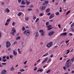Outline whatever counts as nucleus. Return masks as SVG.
Here are the masks:
<instances>
[{"mask_svg":"<svg viewBox=\"0 0 74 74\" xmlns=\"http://www.w3.org/2000/svg\"><path fill=\"white\" fill-rule=\"evenodd\" d=\"M30 31L29 30H25L24 31V34H25L26 36H28L30 34Z\"/></svg>","mask_w":74,"mask_h":74,"instance_id":"obj_1","label":"nucleus"},{"mask_svg":"<svg viewBox=\"0 0 74 74\" xmlns=\"http://www.w3.org/2000/svg\"><path fill=\"white\" fill-rule=\"evenodd\" d=\"M71 65V63L70 62H69L68 63H66L65 65L66 67V69H69V68H70V67Z\"/></svg>","mask_w":74,"mask_h":74,"instance_id":"obj_2","label":"nucleus"},{"mask_svg":"<svg viewBox=\"0 0 74 74\" xmlns=\"http://www.w3.org/2000/svg\"><path fill=\"white\" fill-rule=\"evenodd\" d=\"M11 46V43L9 41H7L6 42V48H9Z\"/></svg>","mask_w":74,"mask_h":74,"instance_id":"obj_3","label":"nucleus"},{"mask_svg":"<svg viewBox=\"0 0 74 74\" xmlns=\"http://www.w3.org/2000/svg\"><path fill=\"white\" fill-rule=\"evenodd\" d=\"M16 33V30L15 29V28L13 27L12 30V33L11 34H12V35H14L15 34V33Z\"/></svg>","mask_w":74,"mask_h":74,"instance_id":"obj_4","label":"nucleus"},{"mask_svg":"<svg viewBox=\"0 0 74 74\" xmlns=\"http://www.w3.org/2000/svg\"><path fill=\"white\" fill-rule=\"evenodd\" d=\"M49 3V1H44V3H43L42 5H45V7H47V4L48 3Z\"/></svg>","mask_w":74,"mask_h":74,"instance_id":"obj_5","label":"nucleus"},{"mask_svg":"<svg viewBox=\"0 0 74 74\" xmlns=\"http://www.w3.org/2000/svg\"><path fill=\"white\" fill-rule=\"evenodd\" d=\"M52 45V42H51L49 44L46 45V46L47 48H49L50 47H51Z\"/></svg>","mask_w":74,"mask_h":74,"instance_id":"obj_6","label":"nucleus"},{"mask_svg":"<svg viewBox=\"0 0 74 74\" xmlns=\"http://www.w3.org/2000/svg\"><path fill=\"white\" fill-rule=\"evenodd\" d=\"M45 6H42L40 8V10L41 11H44V10H45Z\"/></svg>","mask_w":74,"mask_h":74,"instance_id":"obj_7","label":"nucleus"},{"mask_svg":"<svg viewBox=\"0 0 74 74\" xmlns=\"http://www.w3.org/2000/svg\"><path fill=\"white\" fill-rule=\"evenodd\" d=\"M51 25H49L47 26V27L48 28L47 30H51L52 29V28L51 27Z\"/></svg>","mask_w":74,"mask_h":74,"instance_id":"obj_8","label":"nucleus"},{"mask_svg":"<svg viewBox=\"0 0 74 74\" xmlns=\"http://www.w3.org/2000/svg\"><path fill=\"white\" fill-rule=\"evenodd\" d=\"M66 34H67V32H65L60 34V36H66Z\"/></svg>","mask_w":74,"mask_h":74,"instance_id":"obj_9","label":"nucleus"},{"mask_svg":"<svg viewBox=\"0 0 74 74\" xmlns=\"http://www.w3.org/2000/svg\"><path fill=\"white\" fill-rule=\"evenodd\" d=\"M54 16H55V14H51L49 18V19H52V18H54Z\"/></svg>","mask_w":74,"mask_h":74,"instance_id":"obj_10","label":"nucleus"},{"mask_svg":"<svg viewBox=\"0 0 74 74\" xmlns=\"http://www.w3.org/2000/svg\"><path fill=\"white\" fill-rule=\"evenodd\" d=\"M54 33H55V32L54 31L51 32L49 33L48 35L49 36H52V34H53Z\"/></svg>","mask_w":74,"mask_h":74,"instance_id":"obj_11","label":"nucleus"},{"mask_svg":"<svg viewBox=\"0 0 74 74\" xmlns=\"http://www.w3.org/2000/svg\"><path fill=\"white\" fill-rule=\"evenodd\" d=\"M48 58H46L45 60H44L43 62H42V64H43V63H45V62H47V60H48Z\"/></svg>","mask_w":74,"mask_h":74,"instance_id":"obj_12","label":"nucleus"},{"mask_svg":"<svg viewBox=\"0 0 74 74\" xmlns=\"http://www.w3.org/2000/svg\"><path fill=\"white\" fill-rule=\"evenodd\" d=\"M2 74H7V71L5 70H3L1 72Z\"/></svg>","mask_w":74,"mask_h":74,"instance_id":"obj_13","label":"nucleus"},{"mask_svg":"<svg viewBox=\"0 0 74 74\" xmlns=\"http://www.w3.org/2000/svg\"><path fill=\"white\" fill-rule=\"evenodd\" d=\"M4 11L5 12H7V13H9V12L10 11V10H9L8 8H7L5 9Z\"/></svg>","mask_w":74,"mask_h":74,"instance_id":"obj_14","label":"nucleus"},{"mask_svg":"<svg viewBox=\"0 0 74 74\" xmlns=\"http://www.w3.org/2000/svg\"><path fill=\"white\" fill-rule=\"evenodd\" d=\"M43 71L44 70L42 69L39 68L37 71V72H39V71H40V73H42Z\"/></svg>","mask_w":74,"mask_h":74,"instance_id":"obj_15","label":"nucleus"},{"mask_svg":"<svg viewBox=\"0 0 74 74\" xmlns=\"http://www.w3.org/2000/svg\"><path fill=\"white\" fill-rule=\"evenodd\" d=\"M13 54L15 56H16V55H17V53H16V52L15 50H13Z\"/></svg>","mask_w":74,"mask_h":74,"instance_id":"obj_16","label":"nucleus"},{"mask_svg":"<svg viewBox=\"0 0 74 74\" xmlns=\"http://www.w3.org/2000/svg\"><path fill=\"white\" fill-rule=\"evenodd\" d=\"M25 1H21V5H25L26 4V3H25Z\"/></svg>","mask_w":74,"mask_h":74,"instance_id":"obj_17","label":"nucleus"},{"mask_svg":"<svg viewBox=\"0 0 74 74\" xmlns=\"http://www.w3.org/2000/svg\"><path fill=\"white\" fill-rule=\"evenodd\" d=\"M25 3H27V5H29V4L30 3L27 0H25Z\"/></svg>","mask_w":74,"mask_h":74,"instance_id":"obj_18","label":"nucleus"},{"mask_svg":"<svg viewBox=\"0 0 74 74\" xmlns=\"http://www.w3.org/2000/svg\"><path fill=\"white\" fill-rule=\"evenodd\" d=\"M45 31H44L43 32H42L40 34V35L41 36H44V33H45Z\"/></svg>","mask_w":74,"mask_h":74,"instance_id":"obj_19","label":"nucleus"},{"mask_svg":"<svg viewBox=\"0 0 74 74\" xmlns=\"http://www.w3.org/2000/svg\"><path fill=\"white\" fill-rule=\"evenodd\" d=\"M50 11V8L47 9L46 10V12H47V13L49 12Z\"/></svg>","mask_w":74,"mask_h":74,"instance_id":"obj_20","label":"nucleus"},{"mask_svg":"<svg viewBox=\"0 0 74 74\" xmlns=\"http://www.w3.org/2000/svg\"><path fill=\"white\" fill-rule=\"evenodd\" d=\"M47 55H48V53H47L45 54L42 57H44V56H47Z\"/></svg>","mask_w":74,"mask_h":74,"instance_id":"obj_21","label":"nucleus"},{"mask_svg":"<svg viewBox=\"0 0 74 74\" xmlns=\"http://www.w3.org/2000/svg\"><path fill=\"white\" fill-rule=\"evenodd\" d=\"M51 60H51V58L49 59V60H48V61L47 62V63H48L50 61H51Z\"/></svg>","mask_w":74,"mask_h":74,"instance_id":"obj_22","label":"nucleus"},{"mask_svg":"<svg viewBox=\"0 0 74 74\" xmlns=\"http://www.w3.org/2000/svg\"><path fill=\"white\" fill-rule=\"evenodd\" d=\"M14 67L12 66V68H10V71H12V70H14Z\"/></svg>","mask_w":74,"mask_h":74,"instance_id":"obj_23","label":"nucleus"},{"mask_svg":"<svg viewBox=\"0 0 74 74\" xmlns=\"http://www.w3.org/2000/svg\"><path fill=\"white\" fill-rule=\"evenodd\" d=\"M16 40H20L21 39V37L19 36H18L16 38Z\"/></svg>","mask_w":74,"mask_h":74,"instance_id":"obj_24","label":"nucleus"},{"mask_svg":"<svg viewBox=\"0 0 74 74\" xmlns=\"http://www.w3.org/2000/svg\"><path fill=\"white\" fill-rule=\"evenodd\" d=\"M39 32L40 33H42L44 32V30H39Z\"/></svg>","mask_w":74,"mask_h":74,"instance_id":"obj_25","label":"nucleus"},{"mask_svg":"<svg viewBox=\"0 0 74 74\" xmlns=\"http://www.w3.org/2000/svg\"><path fill=\"white\" fill-rule=\"evenodd\" d=\"M50 71H51V69H49V70H48L46 72V73L47 74H48V73H49V72H50Z\"/></svg>","mask_w":74,"mask_h":74,"instance_id":"obj_26","label":"nucleus"},{"mask_svg":"<svg viewBox=\"0 0 74 74\" xmlns=\"http://www.w3.org/2000/svg\"><path fill=\"white\" fill-rule=\"evenodd\" d=\"M22 14V12H19L18 14V16H20Z\"/></svg>","mask_w":74,"mask_h":74,"instance_id":"obj_27","label":"nucleus"},{"mask_svg":"<svg viewBox=\"0 0 74 74\" xmlns=\"http://www.w3.org/2000/svg\"><path fill=\"white\" fill-rule=\"evenodd\" d=\"M49 25V22H47L46 23V26H48Z\"/></svg>","mask_w":74,"mask_h":74,"instance_id":"obj_28","label":"nucleus"},{"mask_svg":"<svg viewBox=\"0 0 74 74\" xmlns=\"http://www.w3.org/2000/svg\"><path fill=\"white\" fill-rule=\"evenodd\" d=\"M38 36V34H36L35 35V40H36V39H37V37Z\"/></svg>","mask_w":74,"mask_h":74,"instance_id":"obj_29","label":"nucleus"},{"mask_svg":"<svg viewBox=\"0 0 74 74\" xmlns=\"http://www.w3.org/2000/svg\"><path fill=\"white\" fill-rule=\"evenodd\" d=\"M67 53H66V54H68L69 52H70V50H68L67 51H66Z\"/></svg>","mask_w":74,"mask_h":74,"instance_id":"obj_30","label":"nucleus"},{"mask_svg":"<svg viewBox=\"0 0 74 74\" xmlns=\"http://www.w3.org/2000/svg\"><path fill=\"white\" fill-rule=\"evenodd\" d=\"M8 24H9L7 22H6L5 24V26H7L8 25Z\"/></svg>","mask_w":74,"mask_h":74,"instance_id":"obj_31","label":"nucleus"},{"mask_svg":"<svg viewBox=\"0 0 74 74\" xmlns=\"http://www.w3.org/2000/svg\"><path fill=\"white\" fill-rule=\"evenodd\" d=\"M33 19H36V16H35V15L33 16Z\"/></svg>","mask_w":74,"mask_h":74,"instance_id":"obj_32","label":"nucleus"},{"mask_svg":"<svg viewBox=\"0 0 74 74\" xmlns=\"http://www.w3.org/2000/svg\"><path fill=\"white\" fill-rule=\"evenodd\" d=\"M20 7L21 8H25V5H21L20 6Z\"/></svg>","mask_w":74,"mask_h":74,"instance_id":"obj_33","label":"nucleus"},{"mask_svg":"<svg viewBox=\"0 0 74 74\" xmlns=\"http://www.w3.org/2000/svg\"><path fill=\"white\" fill-rule=\"evenodd\" d=\"M21 72H23V71H25V70L23 69H22L20 70Z\"/></svg>","mask_w":74,"mask_h":74,"instance_id":"obj_34","label":"nucleus"},{"mask_svg":"<svg viewBox=\"0 0 74 74\" xmlns=\"http://www.w3.org/2000/svg\"><path fill=\"white\" fill-rule=\"evenodd\" d=\"M22 30L23 31H24V30H25V27H23L22 28Z\"/></svg>","mask_w":74,"mask_h":74,"instance_id":"obj_35","label":"nucleus"},{"mask_svg":"<svg viewBox=\"0 0 74 74\" xmlns=\"http://www.w3.org/2000/svg\"><path fill=\"white\" fill-rule=\"evenodd\" d=\"M39 21V18H37L35 21L36 22H38V21Z\"/></svg>","mask_w":74,"mask_h":74,"instance_id":"obj_36","label":"nucleus"},{"mask_svg":"<svg viewBox=\"0 0 74 74\" xmlns=\"http://www.w3.org/2000/svg\"><path fill=\"white\" fill-rule=\"evenodd\" d=\"M70 10L68 12H67V13L66 14V15H68V14H69V13H70Z\"/></svg>","mask_w":74,"mask_h":74,"instance_id":"obj_37","label":"nucleus"},{"mask_svg":"<svg viewBox=\"0 0 74 74\" xmlns=\"http://www.w3.org/2000/svg\"><path fill=\"white\" fill-rule=\"evenodd\" d=\"M69 36H73V34L71 33H69Z\"/></svg>","mask_w":74,"mask_h":74,"instance_id":"obj_38","label":"nucleus"},{"mask_svg":"<svg viewBox=\"0 0 74 74\" xmlns=\"http://www.w3.org/2000/svg\"><path fill=\"white\" fill-rule=\"evenodd\" d=\"M58 27H59V29L61 28V25L60 24H59L58 25Z\"/></svg>","mask_w":74,"mask_h":74,"instance_id":"obj_39","label":"nucleus"},{"mask_svg":"<svg viewBox=\"0 0 74 74\" xmlns=\"http://www.w3.org/2000/svg\"><path fill=\"white\" fill-rule=\"evenodd\" d=\"M56 15H59V12H56Z\"/></svg>","mask_w":74,"mask_h":74,"instance_id":"obj_40","label":"nucleus"},{"mask_svg":"<svg viewBox=\"0 0 74 74\" xmlns=\"http://www.w3.org/2000/svg\"><path fill=\"white\" fill-rule=\"evenodd\" d=\"M25 19L26 21H27V20H29V18H25Z\"/></svg>","mask_w":74,"mask_h":74,"instance_id":"obj_41","label":"nucleus"},{"mask_svg":"<svg viewBox=\"0 0 74 74\" xmlns=\"http://www.w3.org/2000/svg\"><path fill=\"white\" fill-rule=\"evenodd\" d=\"M6 61H7V59H6L2 60V62H5Z\"/></svg>","mask_w":74,"mask_h":74,"instance_id":"obj_42","label":"nucleus"},{"mask_svg":"<svg viewBox=\"0 0 74 74\" xmlns=\"http://www.w3.org/2000/svg\"><path fill=\"white\" fill-rule=\"evenodd\" d=\"M27 61H25L24 63V64H26V63H27Z\"/></svg>","mask_w":74,"mask_h":74,"instance_id":"obj_43","label":"nucleus"},{"mask_svg":"<svg viewBox=\"0 0 74 74\" xmlns=\"http://www.w3.org/2000/svg\"><path fill=\"white\" fill-rule=\"evenodd\" d=\"M43 15H44V14H42V13H41L40 15V16H43Z\"/></svg>","mask_w":74,"mask_h":74,"instance_id":"obj_44","label":"nucleus"},{"mask_svg":"<svg viewBox=\"0 0 74 74\" xmlns=\"http://www.w3.org/2000/svg\"><path fill=\"white\" fill-rule=\"evenodd\" d=\"M63 69L64 70H66V67L64 66L63 67Z\"/></svg>","mask_w":74,"mask_h":74,"instance_id":"obj_45","label":"nucleus"},{"mask_svg":"<svg viewBox=\"0 0 74 74\" xmlns=\"http://www.w3.org/2000/svg\"><path fill=\"white\" fill-rule=\"evenodd\" d=\"M69 41H70V40H67V41H65V42L66 43V44H67V43H68V42H69Z\"/></svg>","mask_w":74,"mask_h":74,"instance_id":"obj_46","label":"nucleus"},{"mask_svg":"<svg viewBox=\"0 0 74 74\" xmlns=\"http://www.w3.org/2000/svg\"><path fill=\"white\" fill-rule=\"evenodd\" d=\"M10 59H12V58H13V56H12V55H10Z\"/></svg>","mask_w":74,"mask_h":74,"instance_id":"obj_47","label":"nucleus"},{"mask_svg":"<svg viewBox=\"0 0 74 74\" xmlns=\"http://www.w3.org/2000/svg\"><path fill=\"white\" fill-rule=\"evenodd\" d=\"M74 57L71 60V62H72L73 61H74Z\"/></svg>","mask_w":74,"mask_h":74,"instance_id":"obj_48","label":"nucleus"},{"mask_svg":"<svg viewBox=\"0 0 74 74\" xmlns=\"http://www.w3.org/2000/svg\"><path fill=\"white\" fill-rule=\"evenodd\" d=\"M28 11H32V9L31 8H29L28 9Z\"/></svg>","mask_w":74,"mask_h":74,"instance_id":"obj_49","label":"nucleus"},{"mask_svg":"<svg viewBox=\"0 0 74 74\" xmlns=\"http://www.w3.org/2000/svg\"><path fill=\"white\" fill-rule=\"evenodd\" d=\"M7 22H9L10 21V19H8V20H7Z\"/></svg>","mask_w":74,"mask_h":74,"instance_id":"obj_50","label":"nucleus"},{"mask_svg":"<svg viewBox=\"0 0 74 74\" xmlns=\"http://www.w3.org/2000/svg\"><path fill=\"white\" fill-rule=\"evenodd\" d=\"M70 59H69L68 60H67V61H66V63H69V62L70 61Z\"/></svg>","mask_w":74,"mask_h":74,"instance_id":"obj_51","label":"nucleus"},{"mask_svg":"<svg viewBox=\"0 0 74 74\" xmlns=\"http://www.w3.org/2000/svg\"><path fill=\"white\" fill-rule=\"evenodd\" d=\"M7 64V63H2V65H5V64Z\"/></svg>","mask_w":74,"mask_h":74,"instance_id":"obj_52","label":"nucleus"},{"mask_svg":"<svg viewBox=\"0 0 74 74\" xmlns=\"http://www.w3.org/2000/svg\"><path fill=\"white\" fill-rule=\"evenodd\" d=\"M15 25V23L14 22H13L12 23V25L13 26H14Z\"/></svg>","mask_w":74,"mask_h":74,"instance_id":"obj_53","label":"nucleus"},{"mask_svg":"<svg viewBox=\"0 0 74 74\" xmlns=\"http://www.w3.org/2000/svg\"><path fill=\"white\" fill-rule=\"evenodd\" d=\"M21 1H22V0H18V2L19 3H20L21 2Z\"/></svg>","mask_w":74,"mask_h":74,"instance_id":"obj_54","label":"nucleus"},{"mask_svg":"<svg viewBox=\"0 0 74 74\" xmlns=\"http://www.w3.org/2000/svg\"><path fill=\"white\" fill-rule=\"evenodd\" d=\"M34 7V6L33 5H31L30 6V8H33Z\"/></svg>","mask_w":74,"mask_h":74,"instance_id":"obj_55","label":"nucleus"},{"mask_svg":"<svg viewBox=\"0 0 74 74\" xmlns=\"http://www.w3.org/2000/svg\"><path fill=\"white\" fill-rule=\"evenodd\" d=\"M21 45H22V47L23 46V42H21Z\"/></svg>","mask_w":74,"mask_h":74,"instance_id":"obj_56","label":"nucleus"},{"mask_svg":"<svg viewBox=\"0 0 74 74\" xmlns=\"http://www.w3.org/2000/svg\"><path fill=\"white\" fill-rule=\"evenodd\" d=\"M37 67H36L35 68H34V71H36V70H37Z\"/></svg>","mask_w":74,"mask_h":74,"instance_id":"obj_57","label":"nucleus"},{"mask_svg":"<svg viewBox=\"0 0 74 74\" xmlns=\"http://www.w3.org/2000/svg\"><path fill=\"white\" fill-rule=\"evenodd\" d=\"M5 58H6V56H3V59H5Z\"/></svg>","mask_w":74,"mask_h":74,"instance_id":"obj_58","label":"nucleus"},{"mask_svg":"<svg viewBox=\"0 0 74 74\" xmlns=\"http://www.w3.org/2000/svg\"><path fill=\"white\" fill-rule=\"evenodd\" d=\"M25 68H27L28 67V66L27 65H25L24 66Z\"/></svg>","mask_w":74,"mask_h":74,"instance_id":"obj_59","label":"nucleus"},{"mask_svg":"<svg viewBox=\"0 0 74 74\" xmlns=\"http://www.w3.org/2000/svg\"><path fill=\"white\" fill-rule=\"evenodd\" d=\"M51 15V13H47V15L48 16H49V15Z\"/></svg>","mask_w":74,"mask_h":74,"instance_id":"obj_60","label":"nucleus"},{"mask_svg":"<svg viewBox=\"0 0 74 74\" xmlns=\"http://www.w3.org/2000/svg\"><path fill=\"white\" fill-rule=\"evenodd\" d=\"M43 44V43L42 42H41L40 43V45H42Z\"/></svg>","mask_w":74,"mask_h":74,"instance_id":"obj_61","label":"nucleus"},{"mask_svg":"<svg viewBox=\"0 0 74 74\" xmlns=\"http://www.w3.org/2000/svg\"><path fill=\"white\" fill-rule=\"evenodd\" d=\"M71 30L72 32H74V29H73V28H72Z\"/></svg>","mask_w":74,"mask_h":74,"instance_id":"obj_62","label":"nucleus"},{"mask_svg":"<svg viewBox=\"0 0 74 74\" xmlns=\"http://www.w3.org/2000/svg\"><path fill=\"white\" fill-rule=\"evenodd\" d=\"M16 43H17V42L15 41L14 42V45H15L16 44Z\"/></svg>","mask_w":74,"mask_h":74,"instance_id":"obj_63","label":"nucleus"},{"mask_svg":"<svg viewBox=\"0 0 74 74\" xmlns=\"http://www.w3.org/2000/svg\"><path fill=\"white\" fill-rule=\"evenodd\" d=\"M66 29H65V28H64V32H66Z\"/></svg>","mask_w":74,"mask_h":74,"instance_id":"obj_64","label":"nucleus"}]
</instances>
